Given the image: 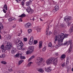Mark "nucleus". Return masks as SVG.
<instances>
[{
    "label": "nucleus",
    "mask_w": 73,
    "mask_h": 73,
    "mask_svg": "<svg viewBox=\"0 0 73 73\" xmlns=\"http://www.w3.org/2000/svg\"><path fill=\"white\" fill-rule=\"evenodd\" d=\"M26 11L28 13L30 14H32L33 12V10H31V9L29 11L27 10V9H26Z\"/></svg>",
    "instance_id": "nucleus-19"
},
{
    "label": "nucleus",
    "mask_w": 73,
    "mask_h": 73,
    "mask_svg": "<svg viewBox=\"0 0 73 73\" xmlns=\"http://www.w3.org/2000/svg\"><path fill=\"white\" fill-rule=\"evenodd\" d=\"M8 70L9 72H11L13 71V70L12 69H8Z\"/></svg>",
    "instance_id": "nucleus-44"
},
{
    "label": "nucleus",
    "mask_w": 73,
    "mask_h": 73,
    "mask_svg": "<svg viewBox=\"0 0 73 73\" xmlns=\"http://www.w3.org/2000/svg\"><path fill=\"white\" fill-rule=\"evenodd\" d=\"M30 4V2H26V5L27 6H29Z\"/></svg>",
    "instance_id": "nucleus-45"
},
{
    "label": "nucleus",
    "mask_w": 73,
    "mask_h": 73,
    "mask_svg": "<svg viewBox=\"0 0 73 73\" xmlns=\"http://www.w3.org/2000/svg\"><path fill=\"white\" fill-rule=\"evenodd\" d=\"M55 54L56 56H58V52H56L55 53Z\"/></svg>",
    "instance_id": "nucleus-56"
},
{
    "label": "nucleus",
    "mask_w": 73,
    "mask_h": 73,
    "mask_svg": "<svg viewBox=\"0 0 73 73\" xmlns=\"http://www.w3.org/2000/svg\"><path fill=\"white\" fill-rule=\"evenodd\" d=\"M21 19H22V18H19V22H22V21L21 20Z\"/></svg>",
    "instance_id": "nucleus-54"
},
{
    "label": "nucleus",
    "mask_w": 73,
    "mask_h": 73,
    "mask_svg": "<svg viewBox=\"0 0 73 73\" xmlns=\"http://www.w3.org/2000/svg\"><path fill=\"white\" fill-rule=\"evenodd\" d=\"M20 55H21V54H19V53H18L17 54H16V57H19V56H20Z\"/></svg>",
    "instance_id": "nucleus-41"
},
{
    "label": "nucleus",
    "mask_w": 73,
    "mask_h": 73,
    "mask_svg": "<svg viewBox=\"0 0 73 73\" xmlns=\"http://www.w3.org/2000/svg\"><path fill=\"white\" fill-rule=\"evenodd\" d=\"M22 4L23 5H24V1H22Z\"/></svg>",
    "instance_id": "nucleus-58"
},
{
    "label": "nucleus",
    "mask_w": 73,
    "mask_h": 73,
    "mask_svg": "<svg viewBox=\"0 0 73 73\" xmlns=\"http://www.w3.org/2000/svg\"><path fill=\"white\" fill-rule=\"evenodd\" d=\"M18 73H24V71L23 70H19L18 72Z\"/></svg>",
    "instance_id": "nucleus-33"
},
{
    "label": "nucleus",
    "mask_w": 73,
    "mask_h": 73,
    "mask_svg": "<svg viewBox=\"0 0 73 73\" xmlns=\"http://www.w3.org/2000/svg\"><path fill=\"white\" fill-rule=\"evenodd\" d=\"M3 8L4 9H5L6 11H7L8 10V7H7V5L6 4H5Z\"/></svg>",
    "instance_id": "nucleus-26"
},
{
    "label": "nucleus",
    "mask_w": 73,
    "mask_h": 73,
    "mask_svg": "<svg viewBox=\"0 0 73 73\" xmlns=\"http://www.w3.org/2000/svg\"><path fill=\"white\" fill-rule=\"evenodd\" d=\"M12 43L8 42L7 43V45L4 47V45L2 44L1 46V49L3 52H4L6 50H9L12 47Z\"/></svg>",
    "instance_id": "nucleus-3"
},
{
    "label": "nucleus",
    "mask_w": 73,
    "mask_h": 73,
    "mask_svg": "<svg viewBox=\"0 0 73 73\" xmlns=\"http://www.w3.org/2000/svg\"><path fill=\"white\" fill-rule=\"evenodd\" d=\"M43 17H45L48 16V14L47 13H44L43 14Z\"/></svg>",
    "instance_id": "nucleus-42"
},
{
    "label": "nucleus",
    "mask_w": 73,
    "mask_h": 73,
    "mask_svg": "<svg viewBox=\"0 0 73 73\" xmlns=\"http://www.w3.org/2000/svg\"><path fill=\"white\" fill-rule=\"evenodd\" d=\"M15 1H16L17 3H19V2H18V0H15Z\"/></svg>",
    "instance_id": "nucleus-61"
},
{
    "label": "nucleus",
    "mask_w": 73,
    "mask_h": 73,
    "mask_svg": "<svg viewBox=\"0 0 73 73\" xmlns=\"http://www.w3.org/2000/svg\"><path fill=\"white\" fill-rule=\"evenodd\" d=\"M24 40L25 41H27L28 39L26 38H24Z\"/></svg>",
    "instance_id": "nucleus-51"
},
{
    "label": "nucleus",
    "mask_w": 73,
    "mask_h": 73,
    "mask_svg": "<svg viewBox=\"0 0 73 73\" xmlns=\"http://www.w3.org/2000/svg\"><path fill=\"white\" fill-rule=\"evenodd\" d=\"M44 69L45 71H46V72H50L52 70L51 68H50V67L45 68Z\"/></svg>",
    "instance_id": "nucleus-11"
},
{
    "label": "nucleus",
    "mask_w": 73,
    "mask_h": 73,
    "mask_svg": "<svg viewBox=\"0 0 73 73\" xmlns=\"http://www.w3.org/2000/svg\"><path fill=\"white\" fill-rule=\"evenodd\" d=\"M1 63L2 64H7V63L6 62H5V61H2L1 62Z\"/></svg>",
    "instance_id": "nucleus-47"
},
{
    "label": "nucleus",
    "mask_w": 73,
    "mask_h": 73,
    "mask_svg": "<svg viewBox=\"0 0 73 73\" xmlns=\"http://www.w3.org/2000/svg\"><path fill=\"white\" fill-rule=\"evenodd\" d=\"M58 29L55 28L54 33V35H57V32H58Z\"/></svg>",
    "instance_id": "nucleus-17"
},
{
    "label": "nucleus",
    "mask_w": 73,
    "mask_h": 73,
    "mask_svg": "<svg viewBox=\"0 0 73 73\" xmlns=\"http://www.w3.org/2000/svg\"><path fill=\"white\" fill-rule=\"evenodd\" d=\"M15 42H18V44L17 45V48L19 50H20L23 48V46L24 45L23 42L20 40V38H18L14 41Z\"/></svg>",
    "instance_id": "nucleus-4"
},
{
    "label": "nucleus",
    "mask_w": 73,
    "mask_h": 73,
    "mask_svg": "<svg viewBox=\"0 0 73 73\" xmlns=\"http://www.w3.org/2000/svg\"><path fill=\"white\" fill-rule=\"evenodd\" d=\"M60 28H65L66 27V25L65 24H62L60 25Z\"/></svg>",
    "instance_id": "nucleus-20"
},
{
    "label": "nucleus",
    "mask_w": 73,
    "mask_h": 73,
    "mask_svg": "<svg viewBox=\"0 0 73 73\" xmlns=\"http://www.w3.org/2000/svg\"><path fill=\"white\" fill-rule=\"evenodd\" d=\"M38 48L39 49H41L42 46V42L40 41L39 42Z\"/></svg>",
    "instance_id": "nucleus-10"
},
{
    "label": "nucleus",
    "mask_w": 73,
    "mask_h": 73,
    "mask_svg": "<svg viewBox=\"0 0 73 73\" xmlns=\"http://www.w3.org/2000/svg\"><path fill=\"white\" fill-rule=\"evenodd\" d=\"M1 35H0V39H1Z\"/></svg>",
    "instance_id": "nucleus-64"
},
{
    "label": "nucleus",
    "mask_w": 73,
    "mask_h": 73,
    "mask_svg": "<svg viewBox=\"0 0 73 73\" xmlns=\"http://www.w3.org/2000/svg\"><path fill=\"white\" fill-rule=\"evenodd\" d=\"M46 35H49L50 36V34L52 33V32H51L50 31H49V29H47V30L46 31Z\"/></svg>",
    "instance_id": "nucleus-14"
},
{
    "label": "nucleus",
    "mask_w": 73,
    "mask_h": 73,
    "mask_svg": "<svg viewBox=\"0 0 73 73\" xmlns=\"http://www.w3.org/2000/svg\"><path fill=\"white\" fill-rule=\"evenodd\" d=\"M5 16V18L9 17V13H6Z\"/></svg>",
    "instance_id": "nucleus-23"
},
{
    "label": "nucleus",
    "mask_w": 73,
    "mask_h": 73,
    "mask_svg": "<svg viewBox=\"0 0 73 73\" xmlns=\"http://www.w3.org/2000/svg\"><path fill=\"white\" fill-rule=\"evenodd\" d=\"M31 64H32V62H29L28 64V65H27V66L28 67H29L30 66H31Z\"/></svg>",
    "instance_id": "nucleus-37"
},
{
    "label": "nucleus",
    "mask_w": 73,
    "mask_h": 73,
    "mask_svg": "<svg viewBox=\"0 0 73 73\" xmlns=\"http://www.w3.org/2000/svg\"><path fill=\"white\" fill-rule=\"evenodd\" d=\"M71 70L72 71V72H73V68H72V69H71Z\"/></svg>",
    "instance_id": "nucleus-62"
},
{
    "label": "nucleus",
    "mask_w": 73,
    "mask_h": 73,
    "mask_svg": "<svg viewBox=\"0 0 73 73\" xmlns=\"http://www.w3.org/2000/svg\"><path fill=\"white\" fill-rule=\"evenodd\" d=\"M15 27H16V25H14L13 26V27H13V28H15Z\"/></svg>",
    "instance_id": "nucleus-59"
},
{
    "label": "nucleus",
    "mask_w": 73,
    "mask_h": 73,
    "mask_svg": "<svg viewBox=\"0 0 73 73\" xmlns=\"http://www.w3.org/2000/svg\"><path fill=\"white\" fill-rule=\"evenodd\" d=\"M68 62H69L68 61V58H67V61H66V64H67V65H68Z\"/></svg>",
    "instance_id": "nucleus-57"
},
{
    "label": "nucleus",
    "mask_w": 73,
    "mask_h": 73,
    "mask_svg": "<svg viewBox=\"0 0 73 73\" xmlns=\"http://www.w3.org/2000/svg\"><path fill=\"white\" fill-rule=\"evenodd\" d=\"M16 19L15 18H11L10 17L8 19V20L9 21H12V20H16Z\"/></svg>",
    "instance_id": "nucleus-18"
},
{
    "label": "nucleus",
    "mask_w": 73,
    "mask_h": 73,
    "mask_svg": "<svg viewBox=\"0 0 73 73\" xmlns=\"http://www.w3.org/2000/svg\"><path fill=\"white\" fill-rule=\"evenodd\" d=\"M22 32H23V31L22 30H21L20 31V33H19V34L17 36H20L21 35V33H22Z\"/></svg>",
    "instance_id": "nucleus-32"
},
{
    "label": "nucleus",
    "mask_w": 73,
    "mask_h": 73,
    "mask_svg": "<svg viewBox=\"0 0 73 73\" xmlns=\"http://www.w3.org/2000/svg\"><path fill=\"white\" fill-rule=\"evenodd\" d=\"M30 48H29V50L30 53H32L33 52L34 50V46H29Z\"/></svg>",
    "instance_id": "nucleus-8"
},
{
    "label": "nucleus",
    "mask_w": 73,
    "mask_h": 73,
    "mask_svg": "<svg viewBox=\"0 0 73 73\" xmlns=\"http://www.w3.org/2000/svg\"><path fill=\"white\" fill-rule=\"evenodd\" d=\"M71 42L70 41H68V42H67V41H65V42L64 43V45H68L69 44H70V45H71Z\"/></svg>",
    "instance_id": "nucleus-13"
},
{
    "label": "nucleus",
    "mask_w": 73,
    "mask_h": 73,
    "mask_svg": "<svg viewBox=\"0 0 73 73\" xmlns=\"http://www.w3.org/2000/svg\"><path fill=\"white\" fill-rule=\"evenodd\" d=\"M42 61H43V59L42 58L38 57L37 58L35 62L38 65H40L41 63L42 62Z\"/></svg>",
    "instance_id": "nucleus-5"
},
{
    "label": "nucleus",
    "mask_w": 73,
    "mask_h": 73,
    "mask_svg": "<svg viewBox=\"0 0 73 73\" xmlns=\"http://www.w3.org/2000/svg\"><path fill=\"white\" fill-rule=\"evenodd\" d=\"M65 63H64L61 65L62 66V68H64L65 66Z\"/></svg>",
    "instance_id": "nucleus-48"
},
{
    "label": "nucleus",
    "mask_w": 73,
    "mask_h": 73,
    "mask_svg": "<svg viewBox=\"0 0 73 73\" xmlns=\"http://www.w3.org/2000/svg\"><path fill=\"white\" fill-rule=\"evenodd\" d=\"M55 9L56 11H57L59 9V7L57 5L55 6Z\"/></svg>",
    "instance_id": "nucleus-29"
},
{
    "label": "nucleus",
    "mask_w": 73,
    "mask_h": 73,
    "mask_svg": "<svg viewBox=\"0 0 73 73\" xmlns=\"http://www.w3.org/2000/svg\"><path fill=\"white\" fill-rule=\"evenodd\" d=\"M7 38L8 40H9L11 38V36L9 35H7Z\"/></svg>",
    "instance_id": "nucleus-35"
},
{
    "label": "nucleus",
    "mask_w": 73,
    "mask_h": 73,
    "mask_svg": "<svg viewBox=\"0 0 73 73\" xmlns=\"http://www.w3.org/2000/svg\"><path fill=\"white\" fill-rule=\"evenodd\" d=\"M16 51V49L14 48H12V50L11 51V52L12 53H15Z\"/></svg>",
    "instance_id": "nucleus-15"
},
{
    "label": "nucleus",
    "mask_w": 73,
    "mask_h": 73,
    "mask_svg": "<svg viewBox=\"0 0 73 73\" xmlns=\"http://www.w3.org/2000/svg\"><path fill=\"white\" fill-rule=\"evenodd\" d=\"M20 58L21 59H25V56H20Z\"/></svg>",
    "instance_id": "nucleus-46"
},
{
    "label": "nucleus",
    "mask_w": 73,
    "mask_h": 73,
    "mask_svg": "<svg viewBox=\"0 0 73 73\" xmlns=\"http://www.w3.org/2000/svg\"><path fill=\"white\" fill-rule=\"evenodd\" d=\"M69 31L70 33L73 32V27H71L70 29L69 30Z\"/></svg>",
    "instance_id": "nucleus-22"
},
{
    "label": "nucleus",
    "mask_w": 73,
    "mask_h": 73,
    "mask_svg": "<svg viewBox=\"0 0 73 73\" xmlns=\"http://www.w3.org/2000/svg\"><path fill=\"white\" fill-rule=\"evenodd\" d=\"M71 19V17H70L68 16H65L64 18V20L66 22H68Z\"/></svg>",
    "instance_id": "nucleus-6"
},
{
    "label": "nucleus",
    "mask_w": 73,
    "mask_h": 73,
    "mask_svg": "<svg viewBox=\"0 0 73 73\" xmlns=\"http://www.w3.org/2000/svg\"><path fill=\"white\" fill-rule=\"evenodd\" d=\"M48 46L49 47H51L52 46V43L51 42H50L48 44Z\"/></svg>",
    "instance_id": "nucleus-30"
},
{
    "label": "nucleus",
    "mask_w": 73,
    "mask_h": 73,
    "mask_svg": "<svg viewBox=\"0 0 73 73\" xmlns=\"http://www.w3.org/2000/svg\"><path fill=\"white\" fill-rule=\"evenodd\" d=\"M72 45L70 44V46L69 47L68 50V53H71L72 51L73 50L72 49Z\"/></svg>",
    "instance_id": "nucleus-9"
},
{
    "label": "nucleus",
    "mask_w": 73,
    "mask_h": 73,
    "mask_svg": "<svg viewBox=\"0 0 73 73\" xmlns=\"http://www.w3.org/2000/svg\"><path fill=\"white\" fill-rule=\"evenodd\" d=\"M2 57H5V54H2Z\"/></svg>",
    "instance_id": "nucleus-55"
},
{
    "label": "nucleus",
    "mask_w": 73,
    "mask_h": 73,
    "mask_svg": "<svg viewBox=\"0 0 73 73\" xmlns=\"http://www.w3.org/2000/svg\"><path fill=\"white\" fill-rule=\"evenodd\" d=\"M70 25H71L70 23L68 22L67 23V25L68 27H69L70 26Z\"/></svg>",
    "instance_id": "nucleus-50"
},
{
    "label": "nucleus",
    "mask_w": 73,
    "mask_h": 73,
    "mask_svg": "<svg viewBox=\"0 0 73 73\" xmlns=\"http://www.w3.org/2000/svg\"><path fill=\"white\" fill-rule=\"evenodd\" d=\"M45 50H46V47L45 46L42 49V51H43V52H45Z\"/></svg>",
    "instance_id": "nucleus-43"
},
{
    "label": "nucleus",
    "mask_w": 73,
    "mask_h": 73,
    "mask_svg": "<svg viewBox=\"0 0 73 73\" xmlns=\"http://www.w3.org/2000/svg\"><path fill=\"white\" fill-rule=\"evenodd\" d=\"M38 71L39 72H41V73H42L43 72H44V70L42 68H40L39 69V70H38Z\"/></svg>",
    "instance_id": "nucleus-28"
},
{
    "label": "nucleus",
    "mask_w": 73,
    "mask_h": 73,
    "mask_svg": "<svg viewBox=\"0 0 73 73\" xmlns=\"http://www.w3.org/2000/svg\"><path fill=\"white\" fill-rule=\"evenodd\" d=\"M33 42V37L31 36V37L30 39L29 40V45H32Z\"/></svg>",
    "instance_id": "nucleus-7"
},
{
    "label": "nucleus",
    "mask_w": 73,
    "mask_h": 73,
    "mask_svg": "<svg viewBox=\"0 0 73 73\" xmlns=\"http://www.w3.org/2000/svg\"><path fill=\"white\" fill-rule=\"evenodd\" d=\"M37 31L38 32H41V29L38 28L37 29Z\"/></svg>",
    "instance_id": "nucleus-34"
},
{
    "label": "nucleus",
    "mask_w": 73,
    "mask_h": 73,
    "mask_svg": "<svg viewBox=\"0 0 73 73\" xmlns=\"http://www.w3.org/2000/svg\"><path fill=\"white\" fill-rule=\"evenodd\" d=\"M33 21H34V20H35V18H33Z\"/></svg>",
    "instance_id": "nucleus-63"
},
{
    "label": "nucleus",
    "mask_w": 73,
    "mask_h": 73,
    "mask_svg": "<svg viewBox=\"0 0 73 73\" xmlns=\"http://www.w3.org/2000/svg\"><path fill=\"white\" fill-rule=\"evenodd\" d=\"M8 69H11V68H12V67L9 66L8 67Z\"/></svg>",
    "instance_id": "nucleus-52"
},
{
    "label": "nucleus",
    "mask_w": 73,
    "mask_h": 73,
    "mask_svg": "<svg viewBox=\"0 0 73 73\" xmlns=\"http://www.w3.org/2000/svg\"><path fill=\"white\" fill-rule=\"evenodd\" d=\"M68 35H69L68 34L64 35L63 33H61V35H59L56 36L54 38V44H56L57 41L59 42V43L58 45L52 46V48H53V49H54V50H56V49H57L59 46L62 45H63L62 44L63 40H64L65 38H66Z\"/></svg>",
    "instance_id": "nucleus-1"
},
{
    "label": "nucleus",
    "mask_w": 73,
    "mask_h": 73,
    "mask_svg": "<svg viewBox=\"0 0 73 73\" xmlns=\"http://www.w3.org/2000/svg\"><path fill=\"white\" fill-rule=\"evenodd\" d=\"M30 53H31V52H30V51H29V50L26 52V54L27 55L29 54Z\"/></svg>",
    "instance_id": "nucleus-38"
},
{
    "label": "nucleus",
    "mask_w": 73,
    "mask_h": 73,
    "mask_svg": "<svg viewBox=\"0 0 73 73\" xmlns=\"http://www.w3.org/2000/svg\"><path fill=\"white\" fill-rule=\"evenodd\" d=\"M23 62L24 60H20L19 62V65H20L21 64V63H22Z\"/></svg>",
    "instance_id": "nucleus-27"
},
{
    "label": "nucleus",
    "mask_w": 73,
    "mask_h": 73,
    "mask_svg": "<svg viewBox=\"0 0 73 73\" xmlns=\"http://www.w3.org/2000/svg\"><path fill=\"white\" fill-rule=\"evenodd\" d=\"M57 11V10H56L55 9H54V10H53L52 11V12H54V13H55Z\"/></svg>",
    "instance_id": "nucleus-49"
},
{
    "label": "nucleus",
    "mask_w": 73,
    "mask_h": 73,
    "mask_svg": "<svg viewBox=\"0 0 73 73\" xmlns=\"http://www.w3.org/2000/svg\"><path fill=\"white\" fill-rule=\"evenodd\" d=\"M28 31L29 33H31L32 32V30L31 29H29L28 30Z\"/></svg>",
    "instance_id": "nucleus-36"
},
{
    "label": "nucleus",
    "mask_w": 73,
    "mask_h": 73,
    "mask_svg": "<svg viewBox=\"0 0 73 73\" xmlns=\"http://www.w3.org/2000/svg\"><path fill=\"white\" fill-rule=\"evenodd\" d=\"M3 11L4 13H6L7 12V11H5V9H3Z\"/></svg>",
    "instance_id": "nucleus-53"
},
{
    "label": "nucleus",
    "mask_w": 73,
    "mask_h": 73,
    "mask_svg": "<svg viewBox=\"0 0 73 73\" xmlns=\"http://www.w3.org/2000/svg\"><path fill=\"white\" fill-rule=\"evenodd\" d=\"M28 6V9H27V11H29L31 9V7L30 6Z\"/></svg>",
    "instance_id": "nucleus-40"
},
{
    "label": "nucleus",
    "mask_w": 73,
    "mask_h": 73,
    "mask_svg": "<svg viewBox=\"0 0 73 73\" xmlns=\"http://www.w3.org/2000/svg\"><path fill=\"white\" fill-rule=\"evenodd\" d=\"M3 25L1 23H0V29H3Z\"/></svg>",
    "instance_id": "nucleus-31"
},
{
    "label": "nucleus",
    "mask_w": 73,
    "mask_h": 73,
    "mask_svg": "<svg viewBox=\"0 0 73 73\" xmlns=\"http://www.w3.org/2000/svg\"><path fill=\"white\" fill-rule=\"evenodd\" d=\"M58 59L57 58H49L46 61L47 65H50L53 63L55 65H56L58 62Z\"/></svg>",
    "instance_id": "nucleus-2"
},
{
    "label": "nucleus",
    "mask_w": 73,
    "mask_h": 73,
    "mask_svg": "<svg viewBox=\"0 0 73 73\" xmlns=\"http://www.w3.org/2000/svg\"><path fill=\"white\" fill-rule=\"evenodd\" d=\"M35 58V56L34 55H33L31 56L28 60V62H29V61H31V60L32 59V58Z\"/></svg>",
    "instance_id": "nucleus-21"
},
{
    "label": "nucleus",
    "mask_w": 73,
    "mask_h": 73,
    "mask_svg": "<svg viewBox=\"0 0 73 73\" xmlns=\"http://www.w3.org/2000/svg\"><path fill=\"white\" fill-rule=\"evenodd\" d=\"M65 57H66V55H65V54H63L61 56L60 58H62V59H64V58H65Z\"/></svg>",
    "instance_id": "nucleus-24"
},
{
    "label": "nucleus",
    "mask_w": 73,
    "mask_h": 73,
    "mask_svg": "<svg viewBox=\"0 0 73 73\" xmlns=\"http://www.w3.org/2000/svg\"><path fill=\"white\" fill-rule=\"evenodd\" d=\"M48 25L47 27L48 28H47V29H49V28H50L52 27V25L51 23H48Z\"/></svg>",
    "instance_id": "nucleus-25"
},
{
    "label": "nucleus",
    "mask_w": 73,
    "mask_h": 73,
    "mask_svg": "<svg viewBox=\"0 0 73 73\" xmlns=\"http://www.w3.org/2000/svg\"><path fill=\"white\" fill-rule=\"evenodd\" d=\"M31 26V24L30 23H28L26 24V25H25V27L26 28H29V27Z\"/></svg>",
    "instance_id": "nucleus-12"
},
{
    "label": "nucleus",
    "mask_w": 73,
    "mask_h": 73,
    "mask_svg": "<svg viewBox=\"0 0 73 73\" xmlns=\"http://www.w3.org/2000/svg\"><path fill=\"white\" fill-rule=\"evenodd\" d=\"M25 16H26V15L24 13H23L21 15L19 16V17H21L22 19H23V17H25Z\"/></svg>",
    "instance_id": "nucleus-16"
},
{
    "label": "nucleus",
    "mask_w": 73,
    "mask_h": 73,
    "mask_svg": "<svg viewBox=\"0 0 73 73\" xmlns=\"http://www.w3.org/2000/svg\"><path fill=\"white\" fill-rule=\"evenodd\" d=\"M39 19L41 21H43V20L41 18H39Z\"/></svg>",
    "instance_id": "nucleus-60"
},
{
    "label": "nucleus",
    "mask_w": 73,
    "mask_h": 73,
    "mask_svg": "<svg viewBox=\"0 0 73 73\" xmlns=\"http://www.w3.org/2000/svg\"><path fill=\"white\" fill-rule=\"evenodd\" d=\"M37 40H35L34 41V44L35 45L37 44Z\"/></svg>",
    "instance_id": "nucleus-39"
}]
</instances>
